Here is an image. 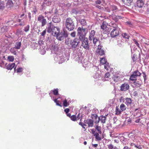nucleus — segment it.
Returning <instances> with one entry per match:
<instances>
[{"mask_svg":"<svg viewBox=\"0 0 149 149\" xmlns=\"http://www.w3.org/2000/svg\"><path fill=\"white\" fill-rule=\"evenodd\" d=\"M47 32L49 33H52L54 36H57L59 33V29L50 23H49L47 28Z\"/></svg>","mask_w":149,"mask_h":149,"instance_id":"1","label":"nucleus"},{"mask_svg":"<svg viewBox=\"0 0 149 149\" xmlns=\"http://www.w3.org/2000/svg\"><path fill=\"white\" fill-rule=\"evenodd\" d=\"M110 28L111 31L110 33V35L111 37L114 38L118 36L119 33V31L118 29V26L117 24L111 23L110 24Z\"/></svg>","mask_w":149,"mask_h":149,"instance_id":"2","label":"nucleus"},{"mask_svg":"<svg viewBox=\"0 0 149 149\" xmlns=\"http://www.w3.org/2000/svg\"><path fill=\"white\" fill-rule=\"evenodd\" d=\"M65 25L66 29L69 31L73 30L75 28L74 22L71 18L68 17L66 19Z\"/></svg>","mask_w":149,"mask_h":149,"instance_id":"3","label":"nucleus"},{"mask_svg":"<svg viewBox=\"0 0 149 149\" xmlns=\"http://www.w3.org/2000/svg\"><path fill=\"white\" fill-rule=\"evenodd\" d=\"M86 30V29L83 28L82 27H79L78 28L77 35L79 37V39L80 40H82L85 38L87 33Z\"/></svg>","mask_w":149,"mask_h":149,"instance_id":"4","label":"nucleus"},{"mask_svg":"<svg viewBox=\"0 0 149 149\" xmlns=\"http://www.w3.org/2000/svg\"><path fill=\"white\" fill-rule=\"evenodd\" d=\"M79 42V39L77 38H75L73 40H68L66 42V44L69 46H71L73 48H76Z\"/></svg>","mask_w":149,"mask_h":149,"instance_id":"5","label":"nucleus"},{"mask_svg":"<svg viewBox=\"0 0 149 149\" xmlns=\"http://www.w3.org/2000/svg\"><path fill=\"white\" fill-rule=\"evenodd\" d=\"M118 106H117L116 108V115H119L121 114L122 112L125 110L126 109V106L123 103H122L120 106V109H119Z\"/></svg>","mask_w":149,"mask_h":149,"instance_id":"6","label":"nucleus"},{"mask_svg":"<svg viewBox=\"0 0 149 149\" xmlns=\"http://www.w3.org/2000/svg\"><path fill=\"white\" fill-rule=\"evenodd\" d=\"M120 102L121 103H125L127 106L130 105L132 103V100L131 98L128 97L124 98L121 96L119 100Z\"/></svg>","mask_w":149,"mask_h":149,"instance_id":"7","label":"nucleus"},{"mask_svg":"<svg viewBox=\"0 0 149 149\" xmlns=\"http://www.w3.org/2000/svg\"><path fill=\"white\" fill-rule=\"evenodd\" d=\"M38 20L39 22L41 23L42 26H43L47 23L46 19L42 15H39L38 17Z\"/></svg>","mask_w":149,"mask_h":149,"instance_id":"8","label":"nucleus"},{"mask_svg":"<svg viewBox=\"0 0 149 149\" xmlns=\"http://www.w3.org/2000/svg\"><path fill=\"white\" fill-rule=\"evenodd\" d=\"M82 42V46L85 49H89V45L87 38H84Z\"/></svg>","mask_w":149,"mask_h":149,"instance_id":"9","label":"nucleus"},{"mask_svg":"<svg viewBox=\"0 0 149 149\" xmlns=\"http://www.w3.org/2000/svg\"><path fill=\"white\" fill-rule=\"evenodd\" d=\"M93 120L92 119H89L85 120L84 121V123L88 125V127H92L93 126Z\"/></svg>","mask_w":149,"mask_h":149,"instance_id":"10","label":"nucleus"},{"mask_svg":"<svg viewBox=\"0 0 149 149\" xmlns=\"http://www.w3.org/2000/svg\"><path fill=\"white\" fill-rule=\"evenodd\" d=\"M129 88V84L126 83H124L121 85L120 86V90L121 91H126Z\"/></svg>","mask_w":149,"mask_h":149,"instance_id":"11","label":"nucleus"},{"mask_svg":"<svg viewBox=\"0 0 149 149\" xmlns=\"http://www.w3.org/2000/svg\"><path fill=\"white\" fill-rule=\"evenodd\" d=\"M91 117L93 120H94L95 123H99L100 118L99 117H98L97 114H93Z\"/></svg>","mask_w":149,"mask_h":149,"instance_id":"12","label":"nucleus"},{"mask_svg":"<svg viewBox=\"0 0 149 149\" xmlns=\"http://www.w3.org/2000/svg\"><path fill=\"white\" fill-rule=\"evenodd\" d=\"M144 4V3L143 0H137L136 5L139 8H142Z\"/></svg>","mask_w":149,"mask_h":149,"instance_id":"13","label":"nucleus"},{"mask_svg":"<svg viewBox=\"0 0 149 149\" xmlns=\"http://www.w3.org/2000/svg\"><path fill=\"white\" fill-rule=\"evenodd\" d=\"M95 31L94 30H91L89 36V39L90 41H92L93 38H95L94 36L95 34Z\"/></svg>","mask_w":149,"mask_h":149,"instance_id":"14","label":"nucleus"},{"mask_svg":"<svg viewBox=\"0 0 149 149\" xmlns=\"http://www.w3.org/2000/svg\"><path fill=\"white\" fill-rule=\"evenodd\" d=\"M14 3L13 1L11 0H8L6 6L7 8H9L13 7V6Z\"/></svg>","mask_w":149,"mask_h":149,"instance_id":"15","label":"nucleus"},{"mask_svg":"<svg viewBox=\"0 0 149 149\" xmlns=\"http://www.w3.org/2000/svg\"><path fill=\"white\" fill-rule=\"evenodd\" d=\"M15 66V63H13L11 64H9L6 66V68L8 70H11L13 68H14L15 70L16 67L14 68Z\"/></svg>","mask_w":149,"mask_h":149,"instance_id":"16","label":"nucleus"},{"mask_svg":"<svg viewBox=\"0 0 149 149\" xmlns=\"http://www.w3.org/2000/svg\"><path fill=\"white\" fill-rule=\"evenodd\" d=\"M123 3L126 6H130L132 3L133 0H123Z\"/></svg>","mask_w":149,"mask_h":149,"instance_id":"17","label":"nucleus"},{"mask_svg":"<svg viewBox=\"0 0 149 149\" xmlns=\"http://www.w3.org/2000/svg\"><path fill=\"white\" fill-rule=\"evenodd\" d=\"M112 79L115 82H116L120 81V78L117 75H114L112 77Z\"/></svg>","mask_w":149,"mask_h":149,"instance_id":"18","label":"nucleus"},{"mask_svg":"<svg viewBox=\"0 0 149 149\" xmlns=\"http://www.w3.org/2000/svg\"><path fill=\"white\" fill-rule=\"evenodd\" d=\"M52 20L54 23H58L61 21V19L59 17L54 16Z\"/></svg>","mask_w":149,"mask_h":149,"instance_id":"19","label":"nucleus"},{"mask_svg":"<svg viewBox=\"0 0 149 149\" xmlns=\"http://www.w3.org/2000/svg\"><path fill=\"white\" fill-rule=\"evenodd\" d=\"M52 2L47 0L44 1L43 3L42 6L45 7L46 6H49L51 4Z\"/></svg>","mask_w":149,"mask_h":149,"instance_id":"20","label":"nucleus"},{"mask_svg":"<svg viewBox=\"0 0 149 149\" xmlns=\"http://www.w3.org/2000/svg\"><path fill=\"white\" fill-rule=\"evenodd\" d=\"M107 116V115H105V116H101L100 117V120L101 121L102 123H105Z\"/></svg>","mask_w":149,"mask_h":149,"instance_id":"21","label":"nucleus"},{"mask_svg":"<svg viewBox=\"0 0 149 149\" xmlns=\"http://www.w3.org/2000/svg\"><path fill=\"white\" fill-rule=\"evenodd\" d=\"M21 45V42H16L14 47L16 49H20Z\"/></svg>","mask_w":149,"mask_h":149,"instance_id":"22","label":"nucleus"},{"mask_svg":"<svg viewBox=\"0 0 149 149\" xmlns=\"http://www.w3.org/2000/svg\"><path fill=\"white\" fill-rule=\"evenodd\" d=\"M107 25L106 24V22H105L104 21L102 22V25H101V28L104 31V30H105L107 28Z\"/></svg>","mask_w":149,"mask_h":149,"instance_id":"23","label":"nucleus"},{"mask_svg":"<svg viewBox=\"0 0 149 149\" xmlns=\"http://www.w3.org/2000/svg\"><path fill=\"white\" fill-rule=\"evenodd\" d=\"M111 74L109 72H107L104 75V78L107 80H109V79H110Z\"/></svg>","mask_w":149,"mask_h":149,"instance_id":"24","label":"nucleus"},{"mask_svg":"<svg viewBox=\"0 0 149 149\" xmlns=\"http://www.w3.org/2000/svg\"><path fill=\"white\" fill-rule=\"evenodd\" d=\"M137 77L135 75L132 73L131 75L130 76V79L131 81H134L136 80Z\"/></svg>","mask_w":149,"mask_h":149,"instance_id":"25","label":"nucleus"},{"mask_svg":"<svg viewBox=\"0 0 149 149\" xmlns=\"http://www.w3.org/2000/svg\"><path fill=\"white\" fill-rule=\"evenodd\" d=\"M133 74L135 75L137 77H140L141 75V73H140L138 70H136L133 72L132 73Z\"/></svg>","mask_w":149,"mask_h":149,"instance_id":"26","label":"nucleus"},{"mask_svg":"<svg viewBox=\"0 0 149 149\" xmlns=\"http://www.w3.org/2000/svg\"><path fill=\"white\" fill-rule=\"evenodd\" d=\"M101 63L102 65L105 64L107 63L106 60L104 58H101L100 60Z\"/></svg>","mask_w":149,"mask_h":149,"instance_id":"27","label":"nucleus"},{"mask_svg":"<svg viewBox=\"0 0 149 149\" xmlns=\"http://www.w3.org/2000/svg\"><path fill=\"white\" fill-rule=\"evenodd\" d=\"M16 48L14 47L11 48L10 50V51L11 53L13 54L14 55H16L17 54L16 50Z\"/></svg>","mask_w":149,"mask_h":149,"instance_id":"28","label":"nucleus"},{"mask_svg":"<svg viewBox=\"0 0 149 149\" xmlns=\"http://www.w3.org/2000/svg\"><path fill=\"white\" fill-rule=\"evenodd\" d=\"M94 136L95 137L97 141H100L101 139V137L100 136L98 133L96 132Z\"/></svg>","mask_w":149,"mask_h":149,"instance_id":"29","label":"nucleus"},{"mask_svg":"<svg viewBox=\"0 0 149 149\" xmlns=\"http://www.w3.org/2000/svg\"><path fill=\"white\" fill-rule=\"evenodd\" d=\"M69 105L68 102L67 100L66 99H65L63 102V106L64 107H67Z\"/></svg>","mask_w":149,"mask_h":149,"instance_id":"30","label":"nucleus"},{"mask_svg":"<svg viewBox=\"0 0 149 149\" xmlns=\"http://www.w3.org/2000/svg\"><path fill=\"white\" fill-rule=\"evenodd\" d=\"M81 118L80 119V122L79 123V125H80L83 128L85 129L84 131L86 130V129L85 126H86V125L84 123H83L81 122Z\"/></svg>","mask_w":149,"mask_h":149,"instance_id":"31","label":"nucleus"},{"mask_svg":"<svg viewBox=\"0 0 149 149\" xmlns=\"http://www.w3.org/2000/svg\"><path fill=\"white\" fill-rule=\"evenodd\" d=\"M54 102L56 103L57 105L61 107H62L61 103L57 99H55L54 100Z\"/></svg>","mask_w":149,"mask_h":149,"instance_id":"32","label":"nucleus"},{"mask_svg":"<svg viewBox=\"0 0 149 149\" xmlns=\"http://www.w3.org/2000/svg\"><path fill=\"white\" fill-rule=\"evenodd\" d=\"M96 52L101 56L103 55L104 54V51L103 49L97 50Z\"/></svg>","mask_w":149,"mask_h":149,"instance_id":"33","label":"nucleus"},{"mask_svg":"<svg viewBox=\"0 0 149 149\" xmlns=\"http://www.w3.org/2000/svg\"><path fill=\"white\" fill-rule=\"evenodd\" d=\"M5 4L3 1H1L0 2V10H3L5 7Z\"/></svg>","mask_w":149,"mask_h":149,"instance_id":"34","label":"nucleus"},{"mask_svg":"<svg viewBox=\"0 0 149 149\" xmlns=\"http://www.w3.org/2000/svg\"><path fill=\"white\" fill-rule=\"evenodd\" d=\"M7 60L10 62H13L14 60V57L13 56H8L7 57Z\"/></svg>","mask_w":149,"mask_h":149,"instance_id":"35","label":"nucleus"},{"mask_svg":"<svg viewBox=\"0 0 149 149\" xmlns=\"http://www.w3.org/2000/svg\"><path fill=\"white\" fill-rule=\"evenodd\" d=\"M95 127L96 129L98 132L100 134H101L102 132L101 130V127L100 126H98V125H97Z\"/></svg>","mask_w":149,"mask_h":149,"instance_id":"36","label":"nucleus"},{"mask_svg":"<svg viewBox=\"0 0 149 149\" xmlns=\"http://www.w3.org/2000/svg\"><path fill=\"white\" fill-rule=\"evenodd\" d=\"M112 19L116 22L118 20V18H120V16H117L114 15H112Z\"/></svg>","mask_w":149,"mask_h":149,"instance_id":"37","label":"nucleus"},{"mask_svg":"<svg viewBox=\"0 0 149 149\" xmlns=\"http://www.w3.org/2000/svg\"><path fill=\"white\" fill-rule=\"evenodd\" d=\"M81 24L83 26H84L86 25L87 23L85 19H82L81 20Z\"/></svg>","mask_w":149,"mask_h":149,"instance_id":"38","label":"nucleus"},{"mask_svg":"<svg viewBox=\"0 0 149 149\" xmlns=\"http://www.w3.org/2000/svg\"><path fill=\"white\" fill-rule=\"evenodd\" d=\"M56 38L59 40L61 41L63 40L64 39V37L63 36H60V33L58 35L57 37L56 36Z\"/></svg>","mask_w":149,"mask_h":149,"instance_id":"39","label":"nucleus"},{"mask_svg":"<svg viewBox=\"0 0 149 149\" xmlns=\"http://www.w3.org/2000/svg\"><path fill=\"white\" fill-rule=\"evenodd\" d=\"M122 36L123 38L127 39H129L130 37V36L125 33H123L122 34Z\"/></svg>","mask_w":149,"mask_h":149,"instance_id":"40","label":"nucleus"},{"mask_svg":"<svg viewBox=\"0 0 149 149\" xmlns=\"http://www.w3.org/2000/svg\"><path fill=\"white\" fill-rule=\"evenodd\" d=\"M92 40H93V42L95 45L96 44L97 42H100V41L99 40V39H97L95 37L93 38Z\"/></svg>","mask_w":149,"mask_h":149,"instance_id":"41","label":"nucleus"},{"mask_svg":"<svg viewBox=\"0 0 149 149\" xmlns=\"http://www.w3.org/2000/svg\"><path fill=\"white\" fill-rule=\"evenodd\" d=\"M110 8L111 10L113 11H114L115 10H118L117 7L115 6H110Z\"/></svg>","mask_w":149,"mask_h":149,"instance_id":"42","label":"nucleus"},{"mask_svg":"<svg viewBox=\"0 0 149 149\" xmlns=\"http://www.w3.org/2000/svg\"><path fill=\"white\" fill-rule=\"evenodd\" d=\"M53 93L54 95H58V88L54 89L53 91Z\"/></svg>","mask_w":149,"mask_h":149,"instance_id":"43","label":"nucleus"},{"mask_svg":"<svg viewBox=\"0 0 149 149\" xmlns=\"http://www.w3.org/2000/svg\"><path fill=\"white\" fill-rule=\"evenodd\" d=\"M70 119L73 121H75L77 120V118L75 115H72L71 116Z\"/></svg>","mask_w":149,"mask_h":149,"instance_id":"44","label":"nucleus"},{"mask_svg":"<svg viewBox=\"0 0 149 149\" xmlns=\"http://www.w3.org/2000/svg\"><path fill=\"white\" fill-rule=\"evenodd\" d=\"M29 27H30V26L29 25H27L25 27L24 30V31L26 32H27L29 30Z\"/></svg>","mask_w":149,"mask_h":149,"instance_id":"45","label":"nucleus"},{"mask_svg":"<svg viewBox=\"0 0 149 149\" xmlns=\"http://www.w3.org/2000/svg\"><path fill=\"white\" fill-rule=\"evenodd\" d=\"M83 110L84 111H85L86 112V113L88 114L89 112L88 109H87L86 106H85L84 107H83Z\"/></svg>","mask_w":149,"mask_h":149,"instance_id":"46","label":"nucleus"},{"mask_svg":"<svg viewBox=\"0 0 149 149\" xmlns=\"http://www.w3.org/2000/svg\"><path fill=\"white\" fill-rule=\"evenodd\" d=\"M104 65V68L107 70H109V67L108 66V63H106Z\"/></svg>","mask_w":149,"mask_h":149,"instance_id":"47","label":"nucleus"},{"mask_svg":"<svg viewBox=\"0 0 149 149\" xmlns=\"http://www.w3.org/2000/svg\"><path fill=\"white\" fill-rule=\"evenodd\" d=\"M143 77L144 79V81H146L147 80L146 75L145 72H143Z\"/></svg>","mask_w":149,"mask_h":149,"instance_id":"48","label":"nucleus"},{"mask_svg":"<svg viewBox=\"0 0 149 149\" xmlns=\"http://www.w3.org/2000/svg\"><path fill=\"white\" fill-rule=\"evenodd\" d=\"M76 32L75 31L73 32H72L70 34L71 36L73 37H75L76 35Z\"/></svg>","mask_w":149,"mask_h":149,"instance_id":"49","label":"nucleus"},{"mask_svg":"<svg viewBox=\"0 0 149 149\" xmlns=\"http://www.w3.org/2000/svg\"><path fill=\"white\" fill-rule=\"evenodd\" d=\"M134 85H135L136 86H140V84H139V81H134Z\"/></svg>","mask_w":149,"mask_h":149,"instance_id":"50","label":"nucleus"},{"mask_svg":"<svg viewBox=\"0 0 149 149\" xmlns=\"http://www.w3.org/2000/svg\"><path fill=\"white\" fill-rule=\"evenodd\" d=\"M22 68H17V71L18 72H21L22 71Z\"/></svg>","mask_w":149,"mask_h":149,"instance_id":"51","label":"nucleus"},{"mask_svg":"<svg viewBox=\"0 0 149 149\" xmlns=\"http://www.w3.org/2000/svg\"><path fill=\"white\" fill-rule=\"evenodd\" d=\"M133 40L134 43L136 45V46L139 47V44L138 43L137 41L135 39H134Z\"/></svg>","mask_w":149,"mask_h":149,"instance_id":"52","label":"nucleus"},{"mask_svg":"<svg viewBox=\"0 0 149 149\" xmlns=\"http://www.w3.org/2000/svg\"><path fill=\"white\" fill-rule=\"evenodd\" d=\"M113 146L112 144H111L108 146L109 149H113Z\"/></svg>","mask_w":149,"mask_h":149,"instance_id":"53","label":"nucleus"},{"mask_svg":"<svg viewBox=\"0 0 149 149\" xmlns=\"http://www.w3.org/2000/svg\"><path fill=\"white\" fill-rule=\"evenodd\" d=\"M46 33V30H45L43 31L41 33V35L42 36H44Z\"/></svg>","mask_w":149,"mask_h":149,"instance_id":"54","label":"nucleus"},{"mask_svg":"<svg viewBox=\"0 0 149 149\" xmlns=\"http://www.w3.org/2000/svg\"><path fill=\"white\" fill-rule=\"evenodd\" d=\"M102 46L100 45H98L97 46V50H100L102 49Z\"/></svg>","mask_w":149,"mask_h":149,"instance_id":"55","label":"nucleus"},{"mask_svg":"<svg viewBox=\"0 0 149 149\" xmlns=\"http://www.w3.org/2000/svg\"><path fill=\"white\" fill-rule=\"evenodd\" d=\"M64 111L66 113H68L70 111V109L69 108H66L64 110Z\"/></svg>","mask_w":149,"mask_h":149,"instance_id":"56","label":"nucleus"},{"mask_svg":"<svg viewBox=\"0 0 149 149\" xmlns=\"http://www.w3.org/2000/svg\"><path fill=\"white\" fill-rule=\"evenodd\" d=\"M132 59L133 60L134 62L136 61V56H133L132 57Z\"/></svg>","mask_w":149,"mask_h":149,"instance_id":"57","label":"nucleus"},{"mask_svg":"<svg viewBox=\"0 0 149 149\" xmlns=\"http://www.w3.org/2000/svg\"><path fill=\"white\" fill-rule=\"evenodd\" d=\"M95 2L96 4H99L101 3V2L100 0H97V1H95Z\"/></svg>","mask_w":149,"mask_h":149,"instance_id":"58","label":"nucleus"},{"mask_svg":"<svg viewBox=\"0 0 149 149\" xmlns=\"http://www.w3.org/2000/svg\"><path fill=\"white\" fill-rule=\"evenodd\" d=\"M106 10H107V11L108 12H110L111 10V9L110 8H109L108 7H107L106 8Z\"/></svg>","mask_w":149,"mask_h":149,"instance_id":"59","label":"nucleus"},{"mask_svg":"<svg viewBox=\"0 0 149 149\" xmlns=\"http://www.w3.org/2000/svg\"><path fill=\"white\" fill-rule=\"evenodd\" d=\"M123 149H131V148L127 146H125L124 147Z\"/></svg>","mask_w":149,"mask_h":149,"instance_id":"60","label":"nucleus"},{"mask_svg":"<svg viewBox=\"0 0 149 149\" xmlns=\"http://www.w3.org/2000/svg\"><path fill=\"white\" fill-rule=\"evenodd\" d=\"M140 118H138L135 121V122L136 123H139V122H140Z\"/></svg>","mask_w":149,"mask_h":149,"instance_id":"61","label":"nucleus"},{"mask_svg":"<svg viewBox=\"0 0 149 149\" xmlns=\"http://www.w3.org/2000/svg\"><path fill=\"white\" fill-rule=\"evenodd\" d=\"M91 132H92V133L93 134H94H94H95V133H96L95 132V131L94 130V129H92L91 130Z\"/></svg>","mask_w":149,"mask_h":149,"instance_id":"62","label":"nucleus"},{"mask_svg":"<svg viewBox=\"0 0 149 149\" xmlns=\"http://www.w3.org/2000/svg\"><path fill=\"white\" fill-rule=\"evenodd\" d=\"M126 23L127 24L130 25V26H132V25L131 24V22L130 21H128L126 22Z\"/></svg>","mask_w":149,"mask_h":149,"instance_id":"63","label":"nucleus"},{"mask_svg":"<svg viewBox=\"0 0 149 149\" xmlns=\"http://www.w3.org/2000/svg\"><path fill=\"white\" fill-rule=\"evenodd\" d=\"M92 146L93 147H95V148H97L98 146V144H93Z\"/></svg>","mask_w":149,"mask_h":149,"instance_id":"64","label":"nucleus"}]
</instances>
